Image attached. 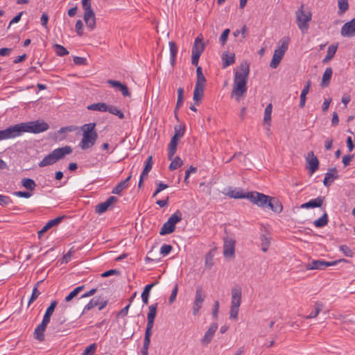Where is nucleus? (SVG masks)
I'll use <instances>...</instances> for the list:
<instances>
[{
    "label": "nucleus",
    "instance_id": "obj_1",
    "mask_svg": "<svg viewBox=\"0 0 355 355\" xmlns=\"http://www.w3.org/2000/svg\"><path fill=\"white\" fill-rule=\"evenodd\" d=\"M49 128V125L47 123L40 120L18 123L0 130V140L15 138L21 135L23 132L37 134L43 132Z\"/></svg>",
    "mask_w": 355,
    "mask_h": 355
},
{
    "label": "nucleus",
    "instance_id": "obj_2",
    "mask_svg": "<svg viewBox=\"0 0 355 355\" xmlns=\"http://www.w3.org/2000/svg\"><path fill=\"white\" fill-rule=\"evenodd\" d=\"M250 73V64L247 61L241 62L234 72L231 97L239 102L247 92V83Z\"/></svg>",
    "mask_w": 355,
    "mask_h": 355
},
{
    "label": "nucleus",
    "instance_id": "obj_3",
    "mask_svg": "<svg viewBox=\"0 0 355 355\" xmlns=\"http://www.w3.org/2000/svg\"><path fill=\"white\" fill-rule=\"evenodd\" d=\"M72 152V148L69 146H65L53 150L48 155L45 156L42 160L38 164L40 167H44L53 164L57 161L62 159L67 155H69Z\"/></svg>",
    "mask_w": 355,
    "mask_h": 355
},
{
    "label": "nucleus",
    "instance_id": "obj_4",
    "mask_svg": "<svg viewBox=\"0 0 355 355\" xmlns=\"http://www.w3.org/2000/svg\"><path fill=\"white\" fill-rule=\"evenodd\" d=\"M231 306L230 311V318L237 320L239 307L241 303V288L239 286H235L231 290Z\"/></svg>",
    "mask_w": 355,
    "mask_h": 355
},
{
    "label": "nucleus",
    "instance_id": "obj_5",
    "mask_svg": "<svg viewBox=\"0 0 355 355\" xmlns=\"http://www.w3.org/2000/svg\"><path fill=\"white\" fill-rule=\"evenodd\" d=\"M304 5L302 4L295 12L296 22L299 29L302 32H306L309 28V22L311 21L312 14L310 11L305 12Z\"/></svg>",
    "mask_w": 355,
    "mask_h": 355
},
{
    "label": "nucleus",
    "instance_id": "obj_6",
    "mask_svg": "<svg viewBox=\"0 0 355 355\" xmlns=\"http://www.w3.org/2000/svg\"><path fill=\"white\" fill-rule=\"evenodd\" d=\"M181 220L182 213L178 210L164 223L159 232L160 235H166L173 232L175 230V225Z\"/></svg>",
    "mask_w": 355,
    "mask_h": 355
},
{
    "label": "nucleus",
    "instance_id": "obj_7",
    "mask_svg": "<svg viewBox=\"0 0 355 355\" xmlns=\"http://www.w3.org/2000/svg\"><path fill=\"white\" fill-rule=\"evenodd\" d=\"M206 297V294L203 291L201 286L196 288L194 301L193 302L192 312L193 315H197L199 313L200 309L202 306L203 302Z\"/></svg>",
    "mask_w": 355,
    "mask_h": 355
},
{
    "label": "nucleus",
    "instance_id": "obj_8",
    "mask_svg": "<svg viewBox=\"0 0 355 355\" xmlns=\"http://www.w3.org/2000/svg\"><path fill=\"white\" fill-rule=\"evenodd\" d=\"M270 196L259 192H248L247 199L261 207H267Z\"/></svg>",
    "mask_w": 355,
    "mask_h": 355
},
{
    "label": "nucleus",
    "instance_id": "obj_9",
    "mask_svg": "<svg viewBox=\"0 0 355 355\" xmlns=\"http://www.w3.org/2000/svg\"><path fill=\"white\" fill-rule=\"evenodd\" d=\"M342 261H345L342 259ZM341 260L334 261H326L324 260H314L306 266L307 270H324L327 267L336 266Z\"/></svg>",
    "mask_w": 355,
    "mask_h": 355
},
{
    "label": "nucleus",
    "instance_id": "obj_10",
    "mask_svg": "<svg viewBox=\"0 0 355 355\" xmlns=\"http://www.w3.org/2000/svg\"><path fill=\"white\" fill-rule=\"evenodd\" d=\"M98 138L97 132L87 134V132L83 133V138L81 139L80 147L82 150H86L92 147Z\"/></svg>",
    "mask_w": 355,
    "mask_h": 355
},
{
    "label": "nucleus",
    "instance_id": "obj_11",
    "mask_svg": "<svg viewBox=\"0 0 355 355\" xmlns=\"http://www.w3.org/2000/svg\"><path fill=\"white\" fill-rule=\"evenodd\" d=\"M108 300L103 297H94L90 302L85 306V311H89L95 306H98L99 311L103 310L107 304Z\"/></svg>",
    "mask_w": 355,
    "mask_h": 355
},
{
    "label": "nucleus",
    "instance_id": "obj_12",
    "mask_svg": "<svg viewBox=\"0 0 355 355\" xmlns=\"http://www.w3.org/2000/svg\"><path fill=\"white\" fill-rule=\"evenodd\" d=\"M223 255L225 257H233L235 254V241L228 236L224 238Z\"/></svg>",
    "mask_w": 355,
    "mask_h": 355
},
{
    "label": "nucleus",
    "instance_id": "obj_13",
    "mask_svg": "<svg viewBox=\"0 0 355 355\" xmlns=\"http://www.w3.org/2000/svg\"><path fill=\"white\" fill-rule=\"evenodd\" d=\"M307 163V168H309V173L312 175L315 173L319 167V161L316 156L314 155L313 151L308 153V155L306 157Z\"/></svg>",
    "mask_w": 355,
    "mask_h": 355
},
{
    "label": "nucleus",
    "instance_id": "obj_14",
    "mask_svg": "<svg viewBox=\"0 0 355 355\" xmlns=\"http://www.w3.org/2000/svg\"><path fill=\"white\" fill-rule=\"evenodd\" d=\"M217 329L218 324L216 322H214L210 325L208 330L200 340V343L203 346H207L211 343Z\"/></svg>",
    "mask_w": 355,
    "mask_h": 355
},
{
    "label": "nucleus",
    "instance_id": "obj_15",
    "mask_svg": "<svg viewBox=\"0 0 355 355\" xmlns=\"http://www.w3.org/2000/svg\"><path fill=\"white\" fill-rule=\"evenodd\" d=\"M118 201V198L115 196L109 197L105 202H101L96 206L95 211L96 213L101 214L105 212L108 208L114 203Z\"/></svg>",
    "mask_w": 355,
    "mask_h": 355
},
{
    "label": "nucleus",
    "instance_id": "obj_16",
    "mask_svg": "<svg viewBox=\"0 0 355 355\" xmlns=\"http://www.w3.org/2000/svg\"><path fill=\"white\" fill-rule=\"evenodd\" d=\"M341 35L344 37H352L355 35V17L343 26Z\"/></svg>",
    "mask_w": 355,
    "mask_h": 355
},
{
    "label": "nucleus",
    "instance_id": "obj_17",
    "mask_svg": "<svg viewBox=\"0 0 355 355\" xmlns=\"http://www.w3.org/2000/svg\"><path fill=\"white\" fill-rule=\"evenodd\" d=\"M107 83L109 84L112 87L116 89L117 90L121 92V94L123 96H130V93L129 92L128 87L127 85L122 84L121 82L118 80H107Z\"/></svg>",
    "mask_w": 355,
    "mask_h": 355
},
{
    "label": "nucleus",
    "instance_id": "obj_18",
    "mask_svg": "<svg viewBox=\"0 0 355 355\" xmlns=\"http://www.w3.org/2000/svg\"><path fill=\"white\" fill-rule=\"evenodd\" d=\"M338 178V171L336 168H331L325 173L323 184L325 187H329L334 180Z\"/></svg>",
    "mask_w": 355,
    "mask_h": 355
},
{
    "label": "nucleus",
    "instance_id": "obj_19",
    "mask_svg": "<svg viewBox=\"0 0 355 355\" xmlns=\"http://www.w3.org/2000/svg\"><path fill=\"white\" fill-rule=\"evenodd\" d=\"M325 198L324 196H318L315 199H312L307 202L301 205L302 209H311L315 207H321L324 203Z\"/></svg>",
    "mask_w": 355,
    "mask_h": 355
},
{
    "label": "nucleus",
    "instance_id": "obj_20",
    "mask_svg": "<svg viewBox=\"0 0 355 355\" xmlns=\"http://www.w3.org/2000/svg\"><path fill=\"white\" fill-rule=\"evenodd\" d=\"M272 211L279 214L282 211L283 205L282 202L276 198L270 197L267 205Z\"/></svg>",
    "mask_w": 355,
    "mask_h": 355
},
{
    "label": "nucleus",
    "instance_id": "obj_21",
    "mask_svg": "<svg viewBox=\"0 0 355 355\" xmlns=\"http://www.w3.org/2000/svg\"><path fill=\"white\" fill-rule=\"evenodd\" d=\"M205 50V44L202 42V37L201 35L198 36L194 42L192 47V54H197L201 55Z\"/></svg>",
    "mask_w": 355,
    "mask_h": 355
},
{
    "label": "nucleus",
    "instance_id": "obj_22",
    "mask_svg": "<svg viewBox=\"0 0 355 355\" xmlns=\"http://www.w3.org/2000/svg\"><path fill=\"white\" fill-rule=\"evenodd\" d=\"M83 19L89 28L94 30L96 28V16L94 11L84 12Z\"/></svg>",
    "mask_w": 355,
    "mask_h": 355
},
{
    "label": "nucleus",
    "instance_id": "obj_23",
    "mask_svg": "<svg viewBox=\"0 0 355 355\" xmlns=\"http://www.w3.org/2000/svg\"><path fill=\"white\" fill-rule=\"evenodd\" d=\"M272 105L271 103L268 104L264 110V117H263V125L265 128L269 131L271 121V114H272Z\"/></svg>",
    "mask_w": 355,
    "mask_h": 355
},
{
    "label": "nucleus",
    "instance_id": "obj_24",
    "mask_svg": "<svg viewBox=\"0 0 355 355\" xmlns=\"http://www.w3.org/2000/svg\"><path fill=\"white\" fill-rule=\"evenodd\" d=\"M131 178L132 175L130 174L126 179L117 184L116 186L113 188L112 193L114 194L120 195L124 189L128 188V182Z\"/></svg>",
    "mask_w": 355,
    "mask_h": 355
},
{
    "label": "nucleus",
    "instance_id": "obj_25",
    "mask_svg": "<svg viewBox=\"0 0 355 355\" xmlns=\"http://www.w3.org/2000/svg\"><path fill=\"white\" fill-rule=\"evenodd\" d=\"M284 55V53L282 51L275 49L274 51V54H273L272 60L270 63V67L272 69H276L277 67V66L279 64Z\"/></svg>",
    "mask_w": 355,
    "mask_h": 355
},
{
    "label": "nucleus",
    "instance_id": "obj_26",
    "mask_svg": "<svg viewBox=\"0 0 355 355\" xmlns=\"http://www.w3.org/2000/svg\"><path fill=\"white\" fill-rule=\"evenodd\" d=\"M47 325L46 324L41 322L40 324H38L35 331H34V338L39 340V341H43L44 340V332L46 330Z\"/></svg>",
    "mask_w": 355,
    "mask_h": 355
},
{
    "label": "nucleus",
    "instance_id": "obj_27",
    "mask_svg": "<svg viewBox=\"0 0 355 355\" xmlns=\"http://www.w3.org/2000/svg\"><path fill=\"white\" fill-rule=\"evenodd\" d=\"M178 141H179V139L172 137L171 141L168 144V159H172V157L175 154L176 150H177Z\"/></svg>",
    "mask_w": 355,
    "mask_h": 355
},
{
    "label": "nucleus",
    "instance_id": "obj_28",
    "mask_svg": "<svg viewBox=\"0 0 355 355\" xmlns=\"http://www.w3.org/2000/svg\"><path fill=\"white\" fill-rule=\"evenodd\" d=\"M311 85V80H308L306 83V85L304 87V88H303V89H302V91L301 92V94H300V104H299V106L301 108L304 107V105H305V103H306V94L309 92V89H310Z\"/></svg>",
    "mask_w": 355,
    "mask_h": 355
},
{
    "label": "nucleus",
    "instance_id": "obj_29",
    "mask_svg": "<svg viewBox=\"0 0 355 355\" xmlns=\"http://www.w3.org/2000/svg\"><path fill=\"white\" fill-rule=\"evenodd\" d=\"M158 282H154V283H152V284H148L146 285L144 288V291L141 293V299H142V301L145 304H148V298H149V295H150V292L151 291V289L157 284Z\"/></svg>",
    "mask_w": 355,
    "mask_h": 355
},
{
    "label": "nucleus",
    "instance_id": "obj_30",
    "mask_svg": "<svg viewBox=\"0 0 355 355\" xmlns=\"http://www.w3.org/2000/svg\"><path fill=\"white\" fill-rule=\"evenodd\" d=\"M196 83L195 87H200L205 88V84L206 83V78L204 76L202 71V68L200 67H197L196 69Z\"/></svg>",
    "mask_w": 355,
    "mask_h": 355
},
{
    "label": "nucleus",
    "instance_id": "obj_31",
    "mask_svg": "<svg viewBox=\"0 0 355 355\" xmlns=\"http://www.w3.org/2000/svg\"><path fill=\"white\" fill-rule=\"evenodd\" d=\"M324 305L321 302L317 301L314 304V311H311L309 315L306 316V319L316 318L322 311Z\"/></svg>",
    "mask_w": 355,
    "mask_h": 355
},
{
    "label": "nucleus",
    "instance_id": "obj_32",
    "mask_svg": "<svg viewBox=\"0 0 355 355\" xmlns=\"http://www.w3.org/2000/svg\"><path fill=\"white\" fill-rule=\"evenodd\" d=\"M333 73L332 69L331 67H327L322 76L321 86L326 87L329 85V81L331 80V76Z\"/></svg>",
    "mask_w": 355,
    "mask_h": 355
},
{
    "label": "nucleus",
    "instance_id": "obj_33",
    "mask_svg": "<svg viewBox=\"0 0 355 355\" xmlns=\"http://www.w3.org/2000/svg\"><path fill=\"white\" fill-rule=\"evenodd\" d=\"M204 87H195L194 91H193V101H195L196 104H198L199 102L201 101L203 94H204Z\"/></svg>",
    "mask_w": 355,
    "mask_h": 355
},
{
    "label": "nucleus",
    "instance_id": "obj_34",
    "mask_svg": "<svg viewBox=\"0 0 355 355\" xmlns=\"http://www.w3.org/2000/svg\"><path fill=\"white\" fill-rule=\"evenodd\" d=\"M87 109L89 110L107 112V105L105 103H94V104H91L89 106H87Z\"/></svg>",
    "mask_w": 355,
    "mask_h": 355
},
{
    "label": "nucleus",
    "instance_id": "obj_35",
    "mask_svg": "<svg viewBox=\"0 0 355 355\" xmlns=\"http://www.w3.org/2000/svg\"><path fill=\"white\" fill-rule=\"evenodd\" d=\"M170 53H171V63L173 66L175 62V58L178 53V46L176 44L171 41L169 42Z\"/></svg>",
    "mask_w": 355,
    "mask_h": 355
},
{
    "label": "nucleus",
    "instance_id": "obj_36",
    "mask_svg": "<svg viewBox=\"0 0 355 355\" xmlns=\"http://www.w3.org/2000/svg\"><path fill=\"white\" fill-rule=\"evenodd\" d=\"M290 42V37H283L279 42V46L277 49L282 51L284 53L287 51Z\"/></svg>",
    "mask_w": 355,
    "mask_h": 355
},
{
    "label": "nucleus",
    "instance_id": "obj_37",
    "mask_svg": "<svg viewBox=\"0 0 355 355\" xmlns=\"http://www.w3.org/2000/svg\"><path fill=\"white\" fill-rule=\"evenodd\" d=\"M337 51V45L331 44L328 47L327 53L325 58L323 59V62H327L331 60L335 55Z\"/></svg>",
    "mask_w": 355,
    "mask_h": 355
},
{
    "label": "nucleus",
    "instance_id": "obj_38",
    "mask_svg": "<svg viewBox=\"0 0 355 355\" xmlns=\"http://www.w3.org/2000/svg\"><path fill=\"white\" fill-rule=\"evenodd\" d=\"M227 195L235 199L247 198V193H243L241 189H234L228 191Z\"/></svg>",
    "mask_w": 355,
    "mask_h": 355
},
{
    "label": "nucleus",
    "instance_id": "obj_39",
    "mask_svg": "<svg viewBox=\"0 0 355 355\" xmlns=\"http://www.w3.org/2000/svg\"><path fill=\"white\" fill-rule=\"evenodd\" d=\"M328 223V215L325 212L318 219L314 220L313 224L316 227H322Z\"/></svg>",
    "mask_w": 355,
    "mask_h": 355
},
{
    "label": "nucleus",
    "instance_id": "obj_40",
    "mask_svg": "<svg viewBox=\"0 0 355 355\" xmlns=\"http://www.w3.org/2000/svg\"><path fill=\"white\" fill-rule=\"evenodd\" d=\"M170 160L171 161L168 166L170 171H174L178 168L182 166L183 164V162L180 157H175V158H173V157L172 159Z\"/></svg>",
    "mask_w": 355,
    "mask_h": 355
},
{
    "label": "nucleus",
    "instance_id": "obj_41",
    "mask_svg": "<svg viewBox=\"0 0 355 355\" xmlns=\"http://www.w3.org/2000/svg\"><path fill=\"white\" fill-rule=\"evenodd\" d=\"M21 184L26 189L33 191L36 187L35 181L31 178H24L21 180Z\"/></svg>",
    "mask_w": 355,
    "mask_h": 355
},
{
    "label": "nucleus",
    "instance_id": "obj_42",
    "mask_svg": "<svg viewBox=\"0 0 355 355\" xmlns=\"http://www.w3.org/2000/svg\"><path fill=\"white\" fill-rule=\"evenodd\" d=\"M223 67H227L232 64L234 63L235 59H234V54L232 53L231 55L227 54H223Z\"/></svg>",
    "mask_w": 355,
    "mask_h": 355
},
{
    "label": "nucleus",
    "instance_id": "obj_43",
    "mask_svg": "<svg viewBox=\"0 0 355 355\" xmlns=\"http://www.w3.org/2000/svg\"><path fill=\"white\" fill-rule=\"evenodd\" d=\"M55 53L58 56H64L68 55L69 53L67 49L60 44H55L53 46Z\"/></svg>",
    "mask_w": 355,
    "mask_h": 355
},
{
    "label": "nucleus",
    "instance_id": "obj_44",
    "mask_svg": "<svg viewBox=\"0 0 355 355\" xmlns=\"http://www.w3.org/2000/svg\"><path fill=\"white\" fill-rule=\"evenodd\" d=\"M107 112L117 116L121 119H123L125 117L123 113L114 105H107Z\"/></svg>",
    "mask_w": 355,
    "mask_h": 355
},
{
    "label": "nucleus",
    "instance_id": "obj_45",
    "mask_svg": "<svg viewBox=\"0 0 355 355\" xmlns=\"http://www.w3.org/2000/svg\"><path fill=\"white\" fill-rule=\"evenodd\" d=\"M157 303L149 306V312L147 315V320H155L157 314Z\"/></svg>",
    "mask_w": 355,
    "mask_h": 355
},
{
    "label": "nucleus",
    "instance_id": "obj_46",
    "mask_svg": "<svg viewBox=\"0 0 355 355\" xmlns=\"http://www.w3.org/2000/svg\"><path fill=\"white\" fill-rule=\"evenodd\" d=\"M64 216H58L54 219L50 220L46 225L44 226L45 230H49L51 227L58 225L62 220Z\"/></svg>",
    "mask_w": 355,
    "mask_h": 355
},
{
    "label": "nucleus",
    "instance_id": "obj_47",
    "mask_svg": "<svg viewBox=\"0 0 355 355\" xmlns=\"http://www.w3.org/2000/svg\"><path fill=\"white\" fill-rule=\"evenodd\" d=\"M340 15L345 12L349 8V3L347 0H338Z\"/></svg>",
    "mask_w": 355,
    "mask_h": 355
},
{
    "label": "nucleus",
    "instance_id": "obj_48",
    "mask_svg": "<svg viewBox=\"0 0 355 355\" xmlns=\"http://www.w3.org/2000/svg\"><path fill=\"white\" fill-rule=\"evenodd\" d=\"M214 265V252H209L205 256V267L211 269Z\"/></svg>",
    "mask_w": 355,
    "mask_h": 355
},
{
    "label": "nucleus",
    "instance_id": "obj_49",
    "mask_svg": "<svg viewBox=\"0 0 355 355\" xmlns=\"http://www.w3.org/2000/svg\"><path fill=\"white\" fill-rule=\"evenodd\" d=\"M184 132H185L184 125H183V126L176 125V126H175V134L173 137L178 139H180V138H182L183 137Z\"/></svg>",
    "mask_w": 355,
    "mask_h": 355
},
{
    "label": "nucleus",
    "instance_id": "obj_50",
    "mask_svg": "<svg viewBox=\"0 0 355 355\" xmlns=\"http://www.w3.org/2000/svg\"><path fill=\"white\" fill-rule=\"evenodd\" d=\"M41 282H38L35 286H34L33 289V292H32V295L31 296V298L28 301V305L31 304L32 302H33L38 297L39 295H40V292L39 291L37 287H38V285Z\"/></svg>",
    "mask_w": 355,
    "mask_h": 355
},
{
    "label": "nucleus",
    "instance_id": "obj_51",
    "mask_svg": "<svg viewBox=\"0 0 355 355\" xmlns=\"http://www.w3.org/2000/svg\"><path fill=\"white\" fill-rule=\"evenodd\" d=\"M95 127H96V123H87V124H85L83 126V132H87V134H92V133H94V132H96V130H95Z\"/></svg>",
    "mask_w": 355,
    "mask_h": 355
},
{
    "label": "nucleus",
    "instance_id": "obj_52",
    "mask_svg": "<svg viewBox=\"0 0 355 355\" xmlns=\"http://www.w3.org/2000/svg\"><path fill=\"white\" fill-rule=\"evenodd\" d=\"M261 249L263 252H266L268 250L270 243V239L266 235H262L261 237Z\"/></svg>",
    "mask_w": 355,
    "mask_h": 355
},
{
    "label": "nucleus",
    "instance_id": "obj_53",
    "mask_svg": "<svg viewBox=\"0 0 355 355\" xmlns=\"http://www.w3.org/2000/svg\"><path fill=\"white\" fill-rule=\"evenodd\" d=\"M97 345L96 343H93L88 347L83 352L82 355H93L96 349Z\"/></svg>",
    "mask_w": 355,
    "mask_h": 355
},
{
    "label": "nucleus",
    "instance_id": "obj_54",
    "mask_svg": "<svg viewBox=\"0 0 355 355\" xmlns=\"http://www.w3.org/2000/svg\"><path fill=\"white\" fill-rule=\"evenodd\" d=\"M13 202L12 200L7 196L0 194V205L2 206L8 205Z\"/></svg>",
    "mask_w": 355,
    "mask_h": 355
},
{
    "label": "nucleus",
    "instance_id": "obj_55",
    "mask_svg": "<svg viewBox=\"0 0 355 355\" xmlns=\"http://www.w3.org/2000/svg\"><path fill=\"white\" fill-rule=\"evenodd\" d=\"M230 32V29L227 28V29L224 30L223 32L222 33V34L220 37V39H219L220 42L221 43L222 45L225 44L228 38Z\"/></svg>",
    "mask_w": 355,
    "mask_h": 355
},
{
    "label": "nucleus",
    "instance_id": "obj_56",
    "mask_svg": "<svg viewBox=\"0 0 355 355\" xmlns=\"http://www.w3.org/2000/svg\"><path fill=\"white\" fill-rule=\"evenodd\" d=\"M75 28L77 34L79 36H82L83 34V24L80 19H78L75 25Z\"/></svg>",
    "mask_w": 355,
    "mask_h": 355
},
{
    "label": "nucleus",
    "instance_id": "obj_57",
    "mask_svg": "<svg viewBox=\"0 0 355 355\" xmlns=\"http://www.w3.org/2000/svg\"><path fill=\"white\" fill-rule=\"evenodd\" d=\"M178 291V284H175V285L171 292V296L168 299V303L170 304H171L174 302V301L177 297Z\"/></svg>",
    "mask_w": 355,
    "mask_h": 355
},
{
    "label": "nucleus",
    "instance_id": "obj_58",
    "mask_svg": "<svg viewBox=\"0 0 355 355\" xmlns=\"http://www.w3.org/2000/svg\"><path fill=\"white\" fill-rule=\"evenodd\" d=\"M173 249V247L171 245H168V244H164L162 247H161V249H160V253L163 255V256H166L167 254H168Z\"/></svg>",
    "mask_w": 355,
    "mask_h": 355
},
{
    "label": "nucleus",
    "instance_id": "obj_59",
    "mask_svg": "<svg viewBox=\"0 0 355 355\" xmlns=\"http://www.w3.org/2000/svg\"><path fill=\"white\" fill-rule=\"evenodd\" d=\"M57 305H58V302L56 300L52 301L51 304L49 305V306L46 310L45 313L52 315Z\"/></svg>",
    "mask_w": 355,
    "mask_h": 355
},
{
    "label": "nucleus",
    "instance_id": "obj_60",
    "mask_svg": "<svg viewBox=\"0 0 355 355\" xmlns=\"http://www.w3.org/2000/svg\"><path fill=\"white\" fill-rule=\"evenodd\" d=\"M73 62L76 65H87V59L82 57L75 56L73 57Z\"/></svg>",
    "mask_w": 355,
    "mask_h": 355
},
{
    "label": "nucleus",
    "instance_id": "obj_61",
    "mask_svg": "<svg viewBox=\"0 0 355 355\" xmlns=\"http://www.w3.org/2000/svg\"><path fill=\"white\" fill-rule=\"evenodd\" d=\"M340 250L345 254L346 257H352L353 255L352 251L347 245H343L340 246Z\"/></svg>",
    "mask_w": 355,
    "mask_h": 355
},
{
    "label": "nucleus",
    "instance_id": "obj_62",
    "mask_svg": "<svg viewBox=\"0 0 355 355\" xmlns=\"http://www.w3.org/2000/svg\"><path fill=\"white\" fill-rule=\"evenodd\" d=\"M168 188V185L166 184H164L162 182H159L157 184V187L155 190V191L154 192L153 195V198H155L159 192H161L162 190Z\"/></svg>",
    "mask_w": 355,
    "mask_h": 355
},
{
    "label": "nucleus",
    "instance_id": "obj_63",
    "mask_svg": "<svg viewBox=\"0 0 355 355\" xmlns=\"http://www.w3.org/2000/svg\"><path fill=\"white\" fill-rule=\"evenodd\" d=\"M82 6L85 12H90L94 11L92 8L91 1H82Z\"/></svg>",
    "mask_w": 355,
    "mask_h": 355
},
{
    "label": "nucleus",
    "instance_id": "obj_64",
    "mask_svg": "<svg viewBox=\"0 0 355 355\" xmlns=\"http://www.w3.org/2000/svg\"><path fill=\"white\" fill-rule=\"evenodd\" d=\"M13 194L16 196L21 197V198H28L32 196V194L30 192L20 191H15V192H14Z\"/></svg>",
    "mask_w": 355,
    "mask_h": 355
}]
</instances>
